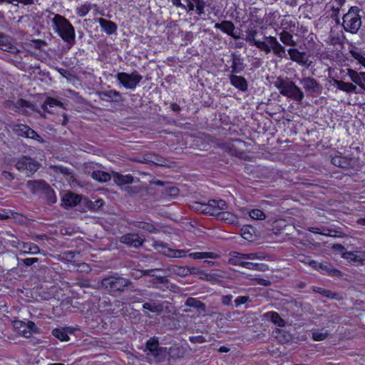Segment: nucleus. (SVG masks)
Listing matches in <instances>:
<instances>
[{"label":"nucleus","mask_w":365,"mask_h":365,"mask_svg":"<svg viewBox=\"0 0 365 365\" xmlns=\"http://www.w3.org/2000/svg\"><path fill=\"white\" fill-rule=\"evenodd\" d=\"M347 76L349 77L351 81H353L354 83L359 85L361 87H363V86L365 84L364 72L358 73L351 68H348Z\"/></svg>","instance_id":"dca6fc26"},{"label":"nucleus","mask_w":365,"mask_h":365,"mask_svg":"<svg viewBox=\"0 0 365 365\" xmlns=\"http://www.w3.org/2000/svg\"><path fill=\"white\" fill-rule=\"evenodd\" d=\"M79 257V253L73 251L64 252L60 255L61 259L66 263H71L73 265H79L84 270L88 269V265L86 263L78 264L76 259Z\"/></svg>","instance_id":"9b49d317"},{"label":"nucleus","mask_w":365,"mask_h":365,"mask_svg":"<svg viewBox=\"0 0 365 365\" xmlns=\"http://www.w3.org/2000/svg\"><path fill=\"white\" fill-rule=\"evenodd\" d=\"M227 207L226 202L222 200H212L206 204L197 203L195 205V209L202 213L217 217H219L222 211L226 210Z\"/></svg>","instance_id":"39448f33"},{"label":"nucleus","mask_w":365,"mask_h":365,"mask_svg":"<svg viewBox=\"0 0 365 365\" xmlns=\"http://www.w3.org/2000/svg\"><path fill=\"white\" fill-rule=\"evenodd\" d=\"M98 23L102 29L108 34H112L115 33L117 29L115 24L110 21L104 19H99Z\"/></svg>","instance_id":"393cba45"},{"label":"nucleus","mask_w":365,"mask_h":365,"mask_svg":"<svg viewBox=\"0 0 365 365\" xmlns=\"http://www.w3.org/2000/svg\"><path fill=\"white\" fill-rule=\"evenodd\" d=\"M333 165L343 168H349L353 165L354 160L347 157H343L341 155H336L331 158Z\"/></svg>","instance_id":"4468645a"},{"label":"nucleus","mask_w":365,"mask_h":365,"mask_svg":"<svg viewBox=\"0 0 365 365\" xmlns=\"http://www.w3.org/2000/svg\"><path fill=\"white\" fill-rule=\"evenodd\" d=\"M264 317L269 319L272 323L278 327H282L285 326L284 320L281 318L279 314L275 312H268L264 314Z\"/></svg>","instance_id":"a878e982"},{"label":"nucleus","mask_w":365,"mask_h":365,"mask_svg":"<svg viewBox=\"0 0 365 365\" xmlns=\"http://www.w3.org/2000/svg\"><path fill=\"white\" fill-rule=\"evenodd\" d=\"M188 256L194 259H200L205 258L216 259L218 255L212 252H192Z\"/></svg>","instance_id":"c85d7f7f"},{"label":"nucleus","mask_w":365,"mask_h":365,"mask_svg":"<svg viewBox=\"0 0 365 365\" xmlns=\"http://www.w3.org/2000/svg\"><path fill=\"white\" fill-rule=\"evenodd\" d=\"M304 263L309 264L314 269L318 270L323 274H328L333 276H338L340 274L339 271L332 269L326 264H323L314 260H308L304 262Z\"/></svg>","instance_id":"ddd939ff"},{"label":"nucleus","mask_w":365,"mask_h":365,"mask_svg":"<svg viewBox=\"0 0 365 365\" xmlns=\"http://www.w3.org/2000/svg\"><path fill=\"white\" fill-rule=\"evenodd\" d=\"M7 3L14 6H17L19 4L24 5H31L34 3V0H0V3Z\"/></svg>","instance_id":"a18cd8bd"},{"label":"nucleus","mask_w":365,"mask_h":365,"mask_svg":"<svg viewBox=\"0 0 365 365\" xmlns=\"http://www.w3.org/2000/svg\"><path fill=\"white\" fill-rule=\"evenodd\" d=\"M9 216L7 214V212H0V220L7 219V218H9Z\"/></svg>","instance_id":"69168bd1"},{"label":"nucleus","mask_w":365,"mask_h":365,"mask_svg":"<svg viewBox=\"0 0 365 365\" xmlns=\"http://www.w3.org/2000/svg\"><path fill=\"white\" fill-rule=\"evenodd\" d=\"M350 53L353 58H354L359 63L361 64L365 68V57L362 53L357 50H351Z\"/></svg>","instance_id":"c03bdc74"},{"label":"nucleus","mask_w":365,"mask_h":365,"mask_svg":"<svg viewBox=\"0 0 365 365\" xmlns=\"http://www.w3.org/2000/svg\"><path fill=\"white\" fill-rule=\"evenodd\" d=\"M215 28L221 30L223 33H225L235 38H237V36L234 34L235 26L231 21H224L220 24L216 23L215 24Z\"/></svg>","instance_id":"f3484780"},{"label":"nucleus","mask_w":365,"mask_h":365,"mask_svg":"<svg viewBox=\"0 0 365 365\" xmlns=\"http://www.w3.org/2000/svg\"><path fill=\"white\" fill-rule=\"evenodd\" d=\"M120 242L130 247L138 248L143 245L144 239L137 234L129 233L123 235L120 237Z\"/></svg>","instance_id":"f8f14e48"},{"label":"nucleus","mask_w":365,"mask_h":365,"mask_svg":"<svg viewBox=\"0 0 365 365\" xmlns=\"http://www.w3.org/2000/svg\"><path fill=\"white\" fill-rule=\"evenodd\" d=\"M300 83L304 88L307 91H315L317 87V83L315 80L311 78H304L300 81Z\"/></svg>","instance_id":"2f4dec72"},{"label":"nucleus","mask_w":365,"mask_h":365,"mask_svg":"<svg viewBox=\"0 0 365 365\" xmlns=\"http://www.w3.org/2000/svg\"><path fill=\"white\" fill-rule=\"evenodd\" d=\"M273 83L284 96L292 98L297 101H301L304 98L303 92L289 78L278 77Z\"/></svg>","instance_id":"7ed1b4c3"},{"label":"nucleus","mask_w":365,"mask_h":365,"mask_svg":"<svg viewBox=\"0 0 365 365\" xmlns=\"http://www.w3.org/2000/svg\"><path fill=\"white\" fill-rule=\"evenodd\" d=\"M43 183V182L29 181L27 185L31 190H34L36 187L41 186Z\"/></svg>","instance_id":"864d4df0"},{"label":"nucleus","mask_w":365,"mask_h":365,"mask_svg":"<svg viewBox=\"0 0 365 365\" xmlns=\"http://www.w3.org/2000/svg\"><path fill=\"white\" fill-rule=\"evenodd\" d=\"M171 271L179 276L183 277L189 274L190 270L187 267L174 266Z\"/></svg>","instance_id":"49530a36"},{"label":"nucleus","mask_w":365,"mask_h":365,"mask_svg":"<svg viewBox=\"0 0 365 365\" xmlns=\"http://www.w3.org/2000/svg\"><path fill=\"white\" fill-rule=\"evenodd\" d=\"M229 351H230V349L226 346H221L219 349V351L222 352V353H226V352H228Z\"/></svg>","instance_id":"774afa93"},{"label":"nucleus","mask_w":365,"mask_h":365,"mask_svg":"<svg viewBox=\"0 0 365 365\" xmlns=\"http://www.w3.org/2000/svg\"><path fill=\"white\" fill-rule=\"evenodd\" d=\"M143 309H148L150 312H154V313H158L162 311L163 307L162 305L157 302H145L143 305Z\"/></svg>","instance_id":"f704fd0d"},{"label":"nucleus","mask_w":365,"mask_h":365,"mask_svg":"<svg viewBox=\"0 0 365 365\" xmlns=\"http://www.w3.org/2000/svg\"><path fill=\"white\" fill-rule=\"evenodd\" d=\"M247 299L248 298L246 297H239L235 299V302L237 306H239L242 304L245 303L247 301Z\"/></svg>","instance_id":"6e6d98bb"},{"label":"nucleus","mask_w":365,"mask_h":365,"mask_svg":"<svg viewBox=\"0 0 365 365\" xmlns=\"http://www.w3.org/2000/svg\"><path fill=\"white\" fill-rule=\"evenodd\" d=\"M250 228L249 227H245V228H243L242 230V236L243 238L246 239V240H250L252 238V234L250 232V231L248 230Z\"/></svg>","instance_id":"603ef678"},{"label":"nucleus","mask_w":365,"mask_h":365,"mask_svg":"<svg viewBox=\"0 0 365 365\" xmlns=\"http://www.w3.org/2000/svg\"><path fill=\"white\" fill-rule=\"evenodd\" d=\"M296 27V21L291 16H284L281 21L282 31L293 32Z\"/></svg>","instance_id":"b1692460"},{"label":"nucleus","mask_w":365,"mask_h":365,"mask_svg":"<svg viewBox=\"0 0 365 365\" xmlns=\"http://www.w3.org/2000/svg\"><path fill=\"white\" fill-rule=\"evenodd\" d=\"M292 32L281 31L278 33L281 42L285 46H295L297 43L294 40Z\"/></svg>","instance_id":"4be33fe9"},{"label":"nucleus","mask_w":365,"mask_h":365,"mask_svg":"<svg viewBox=\"0 0 365 365\" xmlns=\"http://www.w3.org/2000/svg\"><path fill=\"white\" fill-rule=\"evenodd\" d=\"M195 4L190 2V1L187 2V6L189 9V11H192L195 9Z\"/></svg>","instance_id":"338daca9"},{"label":"nucleus","mask_w":365,"mask_h":365,"mask_svg":"<svg viewBox=\"0 0 365 365\" xmlns=\"http://www.w3.org/2000/svg\"><path fill=\"white\" fill-rule=\"evenodd\" d=\"M23 243H24V242H20V241H19V240H12V241L11 242V246H12L13 247L16 248L19 251L20 250V249H21V245H20V244H23Z\"/></svg>","instance_id":"4d7b16f0"},{"label":"nucleus","mask_w":365,"mask_h":365,"mask_svg":"<svg viewBox=\"0 0 365 365\" xmlns=\"http://www.w3.org/2000/svg\"><path fill=\"white\" fill-rule=\"evenodd\" d=\"M218 217H220V220L230 224H235L237 222V217L234 214L230 212H227L225 210L222 211V212L219 215Z\"/></svg>","instance_id":"e433bc0d"},{"label":"nucleus","mask_w":365,"mask_h":365,"mask_svg":"<svg viewBox=\"0 0 365 365\" xmlns=\"http://www.w3.org/2000/svg\"><path fill=\"white\" fill-rule=\"evenodd\" d=\"M116 78L126 89L134 90L143 79V76L138 71H134L131 73H118Z\"/></svg>","instance_id":"423d86ee"},{"label":"nucleus","mask_w":365,"mask_h":365,"mask_svg":"<svg viewBox=\"0 0 365 365\" xmlns=\"http://www.w3.org/2000/svg\"><path fill=\"white\" fill-rule=\"evenodd\" d=\"M360 9L357 6H352L342 18V26L346 32L356 34L361 26V19L359 15Z\"/></svg>","instance_id":"20e7f679"},{"label":"nucleus","mask_w":365,"mask_h":365,"mask_svg":"<svg viewBox=\"0 0 365 365\" xmlns=\"http://www.w3.org/2000/svg\"><path fill=\"white\" fill-rule=\"evenodd\" d=\"M195 4V7L197 14L201 15L204 13V2L202 0H192Z\"/></svg>","instance_id":"09e8293b"},{"label":"nucleus","mask_w":365,"mask_h":365,"mask_svg":"<svg viewBox=\"0 0 365 365\" xmlns=\"http://www.w3.org/2000/svg\"><path fill=\"white\" fill-rule=\"evenodd\" d=\"M158 272L157 269H155V270L148 269V270L141 272V274L143 275L151 276L153 277V279L150 282L153 284V285H156L158 283H164L165 282H166L167 279L165 277L155 274L154 272Z\"/></svg>","instance_id":"bb28decb"},{"label":"nucleus","mask_w":365,"mask_h":365,"mask_svg":"<svg viewBox=\"0 0 365 365\" xmlns=\"http://www.w3.org/2000/svg\"><path fill=\"white\" fill-rule=\"evenodd\" d=\"M242 267L257 270L260 272H265L269 269V267L267 264L264 263H253L251 262H247V263H243Z\"/></svg>","instance_id":"7c9ffc66"},{"label":"nucleus","mask_w":365,"mask_h":365,"mask_svg":"<svg viewBox=\"0 0 365 365\" xmlns=\"http://www.w3.org/2000/svg\"><path fill=\"white\" fill-rule=\"evenodd\" d=\"M114 181L119 185L132 183L133 178L131 175H120L117 173H113Z\"/></svg>","instance_id":"cd10ccee"},{"label":"nucleus","mask_w":365,"mask_h":365,"mask_svg":"<svg viewBox=\"0 0 365 365\" xmlns=\"http://www.w3.org/2000/svg\"><path fill=\"white\" fill-rule=\"evenodd\" d=\"M20 245L22 247H21L19 252L23 254L37 255L40 252L39 247L34 243L24 242Z\"/></svg>","instance_id":"412c9836"},{"label":"nucleus","mask_w":365,"mask_h":365,"mask_svg":"<svg viewBox=\"0 0 365 365\" xmlns=\"http://www.w3.org/2000/svg\"><path fill=\"white\" fill-rule=\"evenodd\" d=\"M45 106L46 109L48 107H61L62 103L54 98H48L45 102Z\"/></svg>","instance_id":"de8ad7c7"},{"label":"nucleus","mask_w":365,"mask_h":365,"mask_svg":"<svg viewBox=\"0 0 365 365\" xmlns=\"http://www.w3.org/2000/svg\"><path fill=\"white\" fill-rule=\"evenodd\" d=\"M309 230L312 232H314V233H320L322 235H327V236H334L331 232L329 233H325V232H319V229L318 228H314V227H312L311 229H309Z\"/></svg>","instance_id":"bf43d9fd"},{"label":"nucleus","mask_w":365,"mask_h":365,"mask_svg":"<svg viewBox=\"0 0 365 365\" xmlns=\"http://www.w3.org/2000/svg\"><path fill=\"white\" fill-rule=\"evenodd\" d=\"M103 95L105 97H107L108 98L110 99L111 101H118L120 98V93L115 90H109L104 91L103 93Z\"/></svg>","instance_id":"a19ab883"},{"label":"nucleus","mask_w":365,"mask_h":365,"mask_svg":"<svg viewBox=\"0 0 365 365\" xmlns=\"http://www.w3.org/2000/svg\"><path fill=\"white\" fill-rule=\"evenodd\" d=\"M230 83L235 88L242 91H245L247 89V83L245 78L236 75L230 76Z\"/></svg>","instance_id":"aec40b11"},{"label":"nucleus","mask_w":365,"mask_h":365,"mask_svg":"<svg viewBox=\"0 0 365 365\" xmlns=\"http://www.w3.org/2000/svg\"><path fill=\"white\" fill-rule=\"evenodd\" d=\"M4 104L6 107L15 111H19L21 108L28 106V102L23 99H19L16 103H14L11 101H6Z\"/></svg>","instance_id":"473e14b6"},{"label":"nucleus","mask_w":365,"mask_h":365,"mask_svg":"<svg viewBox=\"0 0 365 365\" xmlns=\"http://www.w3.org/2000/svg\"><path fill=\"white\" fill-rule=\"evenodd\" d=\"M91 9V5L90 3H86L80 5L76 9V13L80 17L86 16Z\"/></svg>","instance_id":"58836bf2"},{"label":"nucleus","mask_w":365,"mask_h":365,"mask_svg":"<svg viewBox=\"0 0 365 365\" xmlns=\"http://www.w3.org/2000/svg\"><path fill=\"white\" fill-rule=\"evenodd\" d=\"M37 262H38L37 258H26V259H23L24 264L26 266H31Z\"/></svg>","instance_id":"5fc2aeb1"},{"label":"nucleus","mask_w":365,"mask_h":365,"mask_svg":"<svg viewBox=\"0 0 365 365\" xmlns=\"http://www.w3.org/2000/svg\"><path fill=\"white\" fill-rule=\"evenodd\" d=\"M103 284L112 290H122L129 285L130 281L121 277L110 276L105 278Z\"/></svg>","instance_id":"6e6552de"},{"label":"nucleus","mask_w":365,"mask_h":365,"mask_svg":"<svg viewBox=\"0 0 365 365\" xmlns=\"http://www.w3.org/2000/svg\"><path fill=\"white\" fill-rule=\"evenodd\" d=\"M82 197L78 194L68 192L62 197V202L66 206H76L81 200Z\"/></svg>","instance_id":"a211bd4d"},{"label":"nucleus","mask_w":365,"mask_h":365,"mask_svg":"<svg viewBox=\"0 0 365 365\" xmlns=\"http://www.w3.org/2000/svg\"><path fill=\"white\" fill-rule=\"evenodd\" d=\"M13 130L22 137L31 138L37 140L39 143H43V138L33 129L24 124L15 125Z\"/></svg>","instance_id":"1a4fd4ad"},{"label":"nucleus","mask_w":365,"mask_h":365,"mask_svg":"<svg viewBox=\"0 0 365 365\" xmlns=\"http://www.w3.org/2000/svg\"><path fill=\"white\" fill-rule=\"evenodd\" d=\"M0 48L11 53H16L19 51L17 48L14 46L9 40L4 37H1L0 39Z\"/></svg>","instance_id":"72a5a7b5"},{"label":"nucleus","mask_w":365,"mask_h":365,"mask_svg":"<svg viewBox=\"0 0 365 365\" xmlns=\"http://www.w3.org/2000/svg\"><path fill=\"white\" fill-rule=\"evenodd\" d=\"M288 54L292 61H295L302 65H306L307 63V58L305 56V53L300 52L297 48H291L288 49Z\"/></svg>","instance_id":"2eb2a0df"},{"label":"nucleus","mask_w":365,"mask_h":365,"mask_svg":"<svg viewBox=\"0 0 365 365\" xmlns=\"http://www.w3.org/2000/svg\"><path fill=\"white\" fill-rule=\"evenodd\" d=\"M92 178L101 182H107L110 179V176L108 173L100 170L93 172Z\"/></svg>","instance_id":"c9c22d12"},{"label":"nucleus","mask_w":365,"mask_h":365,"mask_svg":"<svg viewBox=\"0 0 365 365\" xmlns=\"http://www.w3.org/2000/svg\"><path fill=\"white\" fill-rule=\"evenodd\" d=\"M343 257L352 262H365V251H356L355 252H345Z\"/></svg>","instance_id":"5701e85b"},{"label":"nucleus","mask_w":365,"mask_h":365,"mask_svg":"<svg viewBox=\"0 0 365 365\" xmlns=\"http://www.w3.org/2000/svg\"><path fill=\"white\" fill-rule=\"evenodd\" d=\"M14 327L18 330L20 334L26 338H29L36 328L34 322H29L25 323L21 321L14 322Z\"/></svg>","instance_id":"9d476101"},{"label":"nucleus","mask_w":365,"mask_h":365,"mask_svg":"<svg viewBox=\"0 0 365 365\" xmlns=\"http://www.w3.org/2000/svg\"><path fill=\"white\" fill-rule=\"evenodd\" d=\"M232 297L231 296H225L222 297V303L224 304H229L231 302Z\"/></svg>","instance_id":"680f3d73"},{"label":"nucleus","mask_w":365,"mask_h":365,"mask_svg":"<svg viewBox=\"0 0 365 365\" xmlns=\"http://www.w3.org/2000/svg\"><path fill=\"white\" fill-rule=\"evenodd\" d=\"M34 47L35 48H41L42 45H45V43L43 41L41 40H35L34 41Z\"/></svg>","instance_id":"052dcab7"},{"label":"nucleus","mask_w":365,"mask_h":365,"mask_svg":"<svg viewBox=\"0 0 365 365\" xmlns=\"http://www.w3.org/2000/svg\"><path fill=\"white\" fill-rule=\"evenodd\" d=\"M250 43L255 46L265 53L272 51L275 56L279 58H282L285 54V48L275 36H265L264 41H259L252 37V39H250Z\"/></svg>","instance_id":"f257e3e1"},{"label":"nucleus","mask_w":365,"mask_h":365,"mask_svg":"<svg viewBox=\"0 0 365 365\" xmlns=\"http://www.w3.org/2000/svg\"><path fill=\"white\" fill-rule=\"evenodd\" d=\"M322 293L323 295H324L327 297L334 298V294H332L331 292H329L328 290H324Z\"/></svg>","instance_id":"0e129e2a"},{"label":"nucleus","mask_w":365,"mask_h":365,"mask_svg":"<svg viewBox=\"0 0 365 365\" xmlns=\"http://www.w3.org/2000/svg\"><path fill=\"white\" fill-rule=\"evenodd\" d=\"M239 254L240 253H238V252L235 253L234 257H235V259L234 264L236 265L242 267V264L247 263V262L244 260V259H246L245 258L240 257V255Z\"/></svg>","instance_id":"3c124183"},{"label":"nucleus","mask_w":365,"mask_h":365,"mask_svg":"<svg viewBox=\"0 0 365 365\" xmlns=\"http://www.w3.org/2000/svg\"><path fill=\"white\" fill-rule=\"evenodd\" d=\"M15 166L17 170L25 173L27 175L34 174L38 168V162L29 157L22 156L17 160Z\"/></svg>","instance_id":"0eeeda50"},{"label":"nucleus","mask_w":365,"mask_h":365,"mask_svg":"<svg viewBox=\"0 0 365 365\" xmlns=\"http://www.w3.org/2000/svg\"><path fill=\"white\" fill-rule=\"evenodd\" d=\"M53 30L64 41L73 45L75 42V31L73 26L64 17L56 14L52 19Z\"/></svg>","instance_id":"f03ea898"},{"label":"nucleus","mask_w":365,"mask_h":365,"mask_svg":"<svg viewBox=\"0 0 365 365\" xmlns=\"http://www.w3.org/2000/svg\"><path fill=\"white\" fill-rule=\"evenodd\" d=\"M325 338V335L323 334H314V339L315 340H323Z\"/></svg>","instance_id":"e2e57ef3"},{"label":"nucleus","mask_w":365,"mask_h":365,"mask_svg":"<svg viewBox=\"0 0 365 365\" xmlns=\"http://www.w3.org/2000/svg\"><path fill=\"white\" fill-rule=\"evenodd\" d=\"M182 0H171L172 4L177 7H183L184 6L181 3ZM185 2H188L189 0H183Z\"/></svg>","instance_id":"13d9d810"},{"label":"nucleus","mask_w":365,"mask_h":365,"mask_svg":"<svg viewBox=\"0 0 365 365\" xmlns=\"http://www.w3.org/2000/svg\"><path fill=\"white\" fill-rule=\"evenodd\" d=\"M334 85L336 86V88L346 93H357L356 86L351 83L344 82L339 80H333Z\"/></svg>","instance_id":"6ab92c4d"},{"label":"nucleus","mask_w":365,"mask_h":365,"mask_svg":"<svg viewBox=\"0 0 365 365\" xmlns=\"http://www.w3.org/2000/svg\"><path fill=\"white\" fill-rule=\"evenodd\" d=\"M53 335L61 341H68L69 336L64 330L56 329L52 331Z\"/></svg>","instance_id":"ea45409f"},{"label":"nucleus","mask_w":365,"mask_h":365,"mask_svg":"<svg viewBox=\"0 0 365 365\" xmlns=\"http://www.w3.org/2000/svg\"><path fill=\"white\" fill-rule=\"evenodd\" d=\"M159 347L158 341L155 339H150L147 342V349L152 355H153Z\"/></svg>","instance_id":"37998d69"},{"label":"nucleus","mask_w":365,"mask_h":365,"mask_svg":"<svg viewBox=\"0 0 365 365\" xmlns=\"http://www.w3.org/2000/svg\"><path fill=\"white\" fill-rule=\"evenodd\" d=\"M169 252L170 253L167 254V255L170 257H182L185 255V250H169Z\"/></svg>","instance_id":"8fccbe9b"},{"label":"nucleus","mask_w":365,"mask_h":365,"mask_svg":"<svg viewBox=\"0 0 365 365\" xmlns=\"http://www.w3.org/2000/svg\"><path fill=\"white\" fill-rule=\"evenodd\" d=\"M171 349L172 347L168 349L167 347L160 346L153 356L157 361L165 360L171 354Z\"/></svg>","instance_id":"c756f323"},{"label":"nucleus","mask_w":365,"mask_h":365,"mask_svg":"<svg viewBox=\"0 0 365 365\" xmlns=\"http://www.w3.org/2000/svg\"><path fill=\"white\" fill-rule=\"evenodd\" d=\"M249 215H250V217L254 220H262L265 219V217H266L265 214L261 210H259V209L252 210L249 212Z\"/></svg>","instance_id":"79ce46f5"},{"label":"nucleus","mask_w":365,"mask_h":365,"mask_svg":"<svg viewBox=\"0 0 365 365\" xmlns=\"http://www.w3.org/2000/svg\"><path fill=\"white\" fill-rule=\"evenodd\" d=\"M240 257L245 258L247 259H259L263 260L267 258V255L263 252H253L249 254H239Z\"/></svg>","instance_id":"4c0bfd02"}]
</instances>
